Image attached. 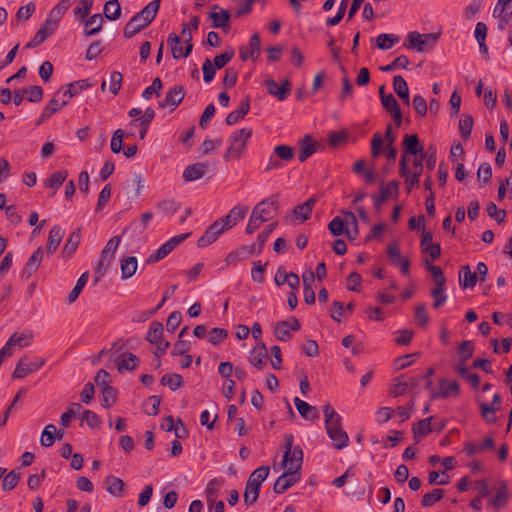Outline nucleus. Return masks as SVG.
Wrapping results in <instances>:
<instances>
[{
  "instance_id": "obj_1",
  "label": "nucleus",
  "mask_w": 512,
  "mask_h": 512,
  "mask_svg": "<svg viewBox=\"0 0 512 512\" xmlns=\"http://www.w3.org/2000/svg\"><path fill=\"white\" fill-rule=\"evenodd\" d=\"M325 417V428L329 438L333 441L334 448L340 450L348 445L349 437L342 429V417L330 405L326 404L323 408Z\"/></svg>"
},
{
  "instance_id": "obj_2",
  "label": "nucleus",
  "mask_w": 512,
  "mask_h": 512,
  "mask_svg": "<svg viewBox=\"0 0 512 512\" xmlns=\"http://www.w3.org/2000/svg\"><path fill=\"white\" fill-rule=\"evenodd\" d=\"M252 136V129L242 128L234 131L228 140V147L223 155L226 162L239 160L246 151L247 142Z\"/></svg>"
},
{
  "instance_id": "obj_3",
  "label": "nucleus",
  "mask_w": 512,
  "mask_h": 512,
  "mask_svg": "<svg viewBox=\"0 0 512 512\" xmlns=\"http://www.w3.org/2000/svg\"><path fill=\"white\" fill-rule=\"evenodd\" d=\"M294 155L295 151L291 146L284 144L275 146L265 167V172L285 167L294 158Z\"/></svg>"
},
{
  "instance_id": "obj_4",
  "label": "nucleus",
  "mask_w": 512,
  "mask_h": 512,
  "mask_svg": "<svg viewBox=\"0 0 512 512\" xmlns=\"http://www.w3.org/2000/svg\"><path fill=\"white\" fill-rule=\"evenodd\" d=\"M438 33L420 34L417 31L409 32L407 35L408 49H416L418 52H426L431 50L439 39Z\"/></svg>"
},
{
  "instance_id": "obj_5",
  "label": "nucleus",
  "mask_w": 512,
  "mask_h": 512,
  "mask_svg": "<svg viewBox=\"0 0 512 512\" xmlns=\"http://www.w3.org/2000/svg\"><path fill=\"white\" fill-rule=\"evenodd\" d=\"M44 364V358L35 357L33 360H29V357L24 355L19 359L12 376L13 378L22 379L38 371Z\"/></svg>"
},
{
  "instance_id": "obj_6",
  "label": "nucleus",
  "mask_w": 512,
  "mask_h": 512,
  "mask_svg": "<svg viewBox=\"0 0 512 512\" xmlns=\"http://www.w3.org/2000/svg\"><path fill=\"white\" fill-rule=\"evenodd\" d=\"M279 203L277 195L266 198L255 205L252 212L259 216L265 222L269 221L273 217V213L277 212Z\"/></svg>"
},
{
  "instance_id": "obj_7",
  "label": "nucleus",
  "mask_w": 512,
  "mask_h": 512,
  "mask_svg": "<svg viewBox=\"0 0 512 512\" xmlns=\"http://www.w3.org/2000/svg\"><path fill=\"white\" fill-rule=\"evenodd\" d=\"M399 191V182L397 180H392L388 184L381 183L380 186V194L379 195H373V203L376 208V210H380L382 207V204L387 201L388 198L395 196H398Z\"/></svg>"
},
{
  "instance_id": "obj_8",
  "label": "nucleus",
  "mask_w": 512,
  "mask_h": 512,
  "mask_svg": "<svg viewBox=\"0 0 512 512\" xmlns=\"http://www.w3.org/2000/svg\"><path fill=\"white\" fill-rule=\"evenodd\" d=\"M300 322L297 318L291 317L289 321H280L276 324L274 334L280 341H287L292 337L291 331L300 330Z\"/></svg>"
},
{
  "instance_id": "obj_9",
  "label": "nucleus",
  "mask_w": 512,
  "mask_h": 512,
  "mask_svg": "<svg viewBox=\"0 0 512 512\" xmlns=\"http://www.w3.org/2000/svg\"><path fill=\"white\" fill-rule=\"evenodd\" d=\"M300 477L301 474L297 473V471L286 470L274 483L273 491L276 494H283L296 484L300 480Z\"/></svg>"
},
{
  "instance_id": "obj_10",
  "label": "nucleus",
  "mask_w": 512,
  "mask_h": 512,
  "mask_svg": "<svg viewBox=\"0 0 512 512\" xmlns=\"http://www.w3.org/2000/svg\"><path fill=\"white\" fill-rule=\"evenodd\" d=\"M268 93L275 96L279 101H284L290 95L291 83L288 79L281 82L279 86L273 79H267L264 83Z\"/></svg>"
},
{
  "instance_id": "obj_11",
  "label": "nucleus",
  "mask_w": 512,
  "mask_h": 512,
  "mask_svg": "<svg viewBox=\"0 0 512 512\" xmlns=\"http://www.w3.org/2000/svg\"><path fill=\"white\" fill-rule=\"evenodd\" d=\"M303 463V450L300 446H295L293 451H285L282 465L287 468V470L297 471L300 473V469Z\"/></svg>"
},
{
  "instance_id": "obj_12",
  "label": "nucleus",
  "mask_w": 512,
  "mask_h": 512,
  "mask_svg": "<svg viewBox=\"0 0 512 512\" xmlns=\"http://www.w3.org/2000/svg\"><path fill=\"white\" fill-rule=\"evenodd\" d=\"M208 16L212 20V27L222 28L224 31L230 29V14L227 10L222 9L218 5H213Z\"/></svg>"
},
{
  "instance_id": "obj_13",
  "label": "nucleus",
  "mask_w": 512,
  "mask_h": 512,
  "mask_svg": "<svg viewBox=\"0 0 512 512\" xmlns=\"http://www.w3.org/2000/svg\"><path fill=\"white\" fill-rule=\"evenodd\" d=\"M261 52L260 37L257 33L253 34L249 41V47H241L239 50L240 59L247 61L249 58L257 60Z\"/></svg>"
},
{
  "instance_id": "obj_14",
  "label": "nucleus",
  "mask_w": 512,
  "mask_h": 512,
  "mask_svg": "<svg viewBox=\"0 0 512 512\" xmlns=\"http://www.w3.org/2000/svg\"><path fill=\"white\" fill-rule=\"evenodd\" d=\"M61 94V90L57 91L54 97L49 101V103L43 109L40 117L36 121V125L39 126L44 123L47 119H49L54 113L60 110L63 106L68 103V100H63L59 103V97Z\"/></svg>"
},
{
  "instance_id": "obj_15",
  "label": "nucleus",
  "mask_w": 512,
  "mask_h": 512,
  "mask_svg": "<svg viewBox=\"0 0 512 512\" xmlns=\"http://www.w3.org/2000/svg\"><path fill=\"white\" fill-rule=\"evenodd\" d=\"M184 96L185 92L183 86L176 85L167 91L165 99L159 102V107L165 108L172 106V110H174L183 101Z\"/></svg>"
},
{
  "instance_id": "obj_16",
  "label": "nucleus",
  "mask_w": 512,
  "mask_h": 512,
  "mask_svg": "<svg viewBox=\"0 0 512 512\" xmlns=\"http://www.w3.org/2000/svg\"><path fill=\"white\" fill-rule=\"evenodd\" d=\"M460 386L455 380L442 379L439 382V390L432 392V399L446 398L459 395Z\"/></svg>"
},
{
  "instance_id": "obj_17",
  "label": "nucleus",
  "mask_w": 512,
  "mask_h": 512,
  "mask_svg": "<svg viewBox=\"0 0 512 512\" xmlns=\"http://www.w3.org/2000/svg\"><path fill=\"white\" fill-rule=\"evenodd\" d=\"M155 118V111L151 107L147 108L144 114L138 118L133 119L130 123L131 126L139 127V137L140 139H144L146 137L148 128Z\"/></svg>"
},
{
  "instance_id": "obj_18",
  "label": "nucleus",
  "mask_w": 512,
  "mask_h": 512,
  "mask_svg": "<svg viewBox=\"0 0 512 512\" xmlns=\"http://www.w3.org/2000/svg\"><path fill=\"white\" fill-rule=\"evenodd\" d=\"M318 143L310 135H305L299 142L298 159L300 162H305L310 156L317 151Z\"/></svg>"
},
{
  "instance_id": "obj_19",
  "label": "nucleus",
  "mask_w": 512,
  "mask_h": 512,
  "mask_svg": "<svg viewBox=\"0 0 512 512\" xmlns=\"http://www.w3.org/2000/svg\"><path fill=\"white\" fill-rule=\"evenodd\" d=\"M426 156V153H422L421 157L415 158L413 161V167L415 172L410 174L408 170L407 175L403 176L405 178V183L407 185V190L410 192L415 185L419 184V179L423 171V157Z\"/></svg>"
},
{
  "instance_id": "obj_20",
  "label": "nucleus",
  "mask_w": 512,
  "mask_h": 512,
  "mask_svg": "<svg viewBox=\"0 0 512 512\" xmlns=\"http://www.w3.org/2000/svg\"><path fill=\"white\" fill-rule=\"evenodd\" d=\"M224 231L214 221L204 232V234L198 239V247L204 248L212 244Z\"/></svg>"
},
{
  "instance_id": "obj_21",
  "label": "nucleus",
  "mask_w": 512,
  "mask_h": 512,
  "mask_svg": "<svg viewBox=\"0 0 512 512\" xmlns=\"http://www.w3.org/2000/svg\"><path fill=\"white\" fill-rule=\"evenodd\" d=\"M138 261L135 256H124L120 260L121 279L127 280L135 275Z\"/></svg>"
},
{
  "instance_id": "obj_22",
  "label": "nucleus",
  "mask_w": 512,
  "mask_h": 512,
  "mask_svg": "<svg viewBox=\"0 0 512 512\" xmlns=\"http://www.w3.org/2000/svg\"><path fill=\"white\" fill-rule=\"evenodd\" d=\"M404 154H411V155H422V153H425L423 151V146L420 144L419 138L416 134L413 135H405L402 141Z\"/></svg>"
},
{
  "instance_id": "obj_23",
  "label": "nucleus",
  "mask_w": 512,
  "mask_h": 512,
  "mask_svg": "<svg viewBox=\"0 0 512 512\" xmlns=\"http://www.w3.org/2000/svg\"><path fill=\"white\" fill-rule=\"evenodd\" d=\"M80 241H81V229L77 228L70 234L67 242L65 243V245L62 249V256L64 258H71L75 254L76 250L78 249Z\"/></svg>"
},
{
  "instance_id": "obj_24",
  "label": "nucleus",
  "mask_w": 512,
  "mask_h": 512,
  "mask_svg": "<svg viewBox=\"0 0 512 512\" xmlns=\"http://www.w3.org/2000/svg\"><path fill=\"white\" fill-rule=\"evenodd\" d=\"M494 489L495 495L489 499V505L496 509H500L506 505L508 500L507 485L506 483L501 482L498 486H495Z\"/></svg>"
},
{
  "instance_id": "obj_25",
  "label": "nucleus",
  "mask_w": 512,
  "mask_h": 512,
  "mask_svg": "<svg viewBox=\"0 0 512 512\" xmlns=\"http://www.w3.org/2000/svg\"><path fill=\"white\" fill-rule=\"evenodd\" d=\"M64 236V231L59 225H54L48 235L46 250L53 254L59 247Z\"/></svg>"
},
{
  "instance_id": "obj_26",
  "label": "nucleus",
  "mask_w": 512,
  "mask_h": 512,
  "mask_svg": "<svg viewBox=\"0 0 512 512\" xmlns=\"http://www.w3.org/2000/svg\"><path fill=\"white\" fill-rule=\"evenodd\" d=\"M294 404L299 414L308 420H316L319 418V413L316 407L311 406L309 403L301 400L298 397L294 398Z\"/></svg>"
},
{
  "instance_id": "obj_27",
  "label": "nucleus",
  "mask_w": 512,
  "mask_h": 512,
  "mask_svg": "<svg viewBox=\"0 0 512 512\" xmlns=\"http://www.w3.org/2000/svg\"><path fill=\"white\" fill-rule=\"evenodd\" d=\"M250 110V99L246 97L242 100L240 107L232 112H230L225 119L227 125H234L239 120L243 119Z\"/></svg>"
},
{
  "instance_id": "obj_28",
  "label": "nucleus",
  "mask_w": 512,
  "mask_h": 512,
  "mask_svg": "<svg viewBox=\"0 0 512 512\" xmlns=\"http://www.w3.org/2000/svg\"><path fill=\"white\" fill-rule=\"evenodd\" d=\"M267 348L264 343L255 347L249 355V363L257 369H262L267 359Z\"/></svg>"
},
{
  "instance_id": "obj_29",
  "label": "nucleus",
  "mask_w": 512,
  "mask_h": 512,
  "mask_svg": "<svg viewBox=\"0 0 512 512\" xmlns=\"http://www.w3.org/2000/svg\"><path fill=\"white\" fill-rule=\"evenodd\" d=\"M208 169V165L204 163H196L189 165L183 172L185 181H195L202 178Z\"/></svg>"
},
{
  "instance_id": "obj_30",
  "label": "nucleus",
  "mask_w": 512,
  "mask_h": 512,
  "mask_svg": "<svg viewBox=\"0 0 512 512\" xmlns=\"http://www.w3.org/2000/svg\"><path fill=\"white\" fill-rule=\"evenodd\" d=\"M315 204L316 199L310 198L306 202L295 206L294 209L292 210V213L296 219L306 221L311 217L312 210Z\"/></svg>"
},
{
  "instance_id": "obj_31",
  "label": "nucleus",
  "mask_w": 512,
  "mask_h": 512,
  "mask_svg": "<svg viewBox=\"0 0 512 512\" xmlns=\"http://www.w3.org/2000/svg\"><path fill=\"white\" fill-rule=\"evenodd\" d=\"M106 490L115 497H122L124 493L125 483L122 479L109 475L105 479Z\"/></svg>"
},
{
  "instance_id": "obj_32",
  "label": "nucleus",
  "mask_w": 512,
  "mask_h": 512,
  "mask_svg": "<svg viewBox=\"0 0 512 512\" xmlns=\"http://www.w3.org/2000/svg\"><path fill=\"white\" fill-rule=\"evenodd\" d=\"M147 27L146 21L144 22L141 18L135 14L125 25L123 30V36L129 39L140 32L142 29Z\"/></svg>"
},
{
  "instance_id": "obj_33",
  "label": "nucleus",
  "mask_w": 512,
  "mask_h": 512,
  "mask_svg": "<svg viewBox=\"0 0 512 512\" xmlns=\"http://www.w3.org/2000/svg\"><path fill=\"white\" fill-rule=\"evenodd\" d=\"M102 26H103L102 15L99 13L93 14L85 21L84 35L86 37L95 35L102 30Z\"/></svg>"
},
{
  "instance_id": "obj_34",
  "label": "nucleus",
  "mask_w": 512,
  "mask_h": 512,
  "mask_svg": "<svg viewBox=\"0 0 512 512\" xmlns=\"http://www.w3.org/2000/svg\"><path fill=\"white\" fill-rule=\"evenodd\" d=\"M477 283V273L472 272L469 265H464L459 271V284L462 288H473Z\"/></svg>"
},
{
  "instance_id": "obj_35",
  "label": "nucleus",
  "mask_w": 512,
  "mask_h": 512,
  "mask_svg": "<svg viewBox=\"0 0 512 512\" xmlns=\"http://www.w3.org/2000/svg\"><path fill=\"white\" fill-rule=\"evenodd\" d=\"M160 7V0H153L149 2L141 11H139L137 16L141 18L144 22L146 21V25L148 26L156 17L158 10Z\"/></svg>"
},
{
  "instance_id": "obj_36",
  "label": "nucleus",
  "mask_w": 512,
  "mask_h": 512,
  "mask_svg": "<svg viewBox=\"0 0 512 512\" xmlns=\"http://www.w3.org/2000/svg\"><path fill=\"white\" fill-rule=\"evenodd\" d=\"M433 417H427L425 419L419 420L417 423L413 425V434L416 442L420 441V438L427 436L430 432H432L431 421Z\"/></svg>"
},
{
  "instance_id": "obj_37",
  "label": "nucleus",
  "mask_w": 512,
  "mask_h": 512,
  "mask_svg": "<svg viewBox=\"0 0 512 512\" xmlns=\"http://www.w3.org/2000/svg\"><path fill=\"white\" fill-rule=\"evenodd\" d=\"M44 252L41 247H38L28 259L23 273L27 274V277L31 276L33 272H35L43 259Z\"/></svg>"
},
{
  "instance_id": "obj_38",
  "label": "nucleus",
  "mask_w": 512,
  "mask_h": 512,
  "mask_svg": "<svg viewBox=\"0 0 512 512\" xmlns=\"http://www.w3.org/2000/svg\"><path fill=\"white\" fill-rule=\"evenodd\" d=\"M104 16L111 21H116L121 16V6L118 0H109L104 4Z\"/></svg>"
},
{
  "instance_id": "obj_39",
  "label": "nucleus",
  "mask_w": 512,
  "mask_h": 512,
  "mask_svg": "<svg viewBox=\"0 0 512 512\" xmlns=\"http://www.w3.org/2000/svg\"><path fill=\"white\" fill-rule=\"evenodd\" d=\"M90 86L91 83H89L88 79L75 81L67 85V89L63 91V96H68V98H72L79 94L81 91L89 88Z\"/></svg>"
},
{
  "instance_id": "obj_40",
  "label": "nucleus",
  "mask_w": 512,
  "mask_h": 512,
  "mask_svg": "<svg viewBox=\"0 0 512 512\" xmlns=\"http://www.w3.org/2000/svg\"><path fill=\"white\" fill-rule=\"evenodd\" d=\"M328 229L333 236L338 237L346 233L350 239H354V237L350 235L348 229L345 227L342 218L339 216L334 217L330 221L328 224Z\"/></svg>"
},
{
  "instance_id": "obj_41",
  "label": "nucleus",
  "mask_w": 512,
  "mask_h": 512,
  "mask_svg": "<svg viewBox=\"0 0 512 512\" xmlns=\"http://www.w3.org/2000/svg\"><path fill=\"white\" fill-rule=\"evenodd\" d=\"M32 341V335L30 333H13L10 338L8 339L9 346H12L14 348L15 346H18L20 348H24L30 345Z\"/></svg>"
},
{
  "instance_id": "obj_42",
  "label": "nucleus",
  "mask_w": 512,
  "mask_h": 512,
  "mask_svg": "<svg viewBox=\"0 0 512 512\" xmlns=\"http://www.w3.org/2000/svg\"><path fill=\"white\" fill-rule=\"evenodd\" d=\"M269 472H270L269 466H261V467L257 468L256 470H254L250 474V476L247 480V483H251V485L257 484L259 486V488L261 489V484L268 477Z\"/></svg>"
},
{
  "instance_id": "obj_43",
  "label": "nucleus",
  "mask_w": 512,
  "mask_h": 512,
  "mask_svg": "<svg viewBox=\"0 0 512 512\" xmlns=\"http://www.w3.org/2000/svg\"><path fill=\"white\" fill-rule=\"evenodd\" d=\"M222 483L223 480L218 478H214L208 482L205 493L209 505H212L216 501V497L219 493V487Z\"/></svg>"
},
{
  "instance_id": "obj_44",
  "label": "nucleus",
  "mask_w": 512,
  "mask_h": 512,
  "mask_svg": "<svg viewBox=\"0 0 512 512\" xmlns=\"http://www.w3.org/2000/svg\"><path fill=\"white\" fill-rule=\"evenodd\" d=\"M167 43L170 46L172 57L175 60L183 57V48L180 45V37L174 32L170 33L167 38Z\"/></svg>"
},
{
  "instance_id": "obj_45",
  "label": "nucleus",
  "mask_w": 512,
  "mask_h": 512,
  "mask_svg": "<svg viewBox=\"0 0 512 512\" xmlns=\"http://www.w3.org/2000/svg\"><path fill=\"white\" fill-rule=\"evenodd\" d=\"M88 277H89V272H84L78 279L75 287L72 289V291L69 293L68 297H67V302L69 304H72L74 303L80 293L82 292L84 286L86 285L87 281H88Z\"/></svg>"
},
{
  "instance_id": "obj_46",
  "label": "nucleus",
  "mask_w": 512,
  "mask_h": 512,
  "mask_svg": "<svg viewBox=\"0 0 512 512\" xmlns=\"http://www.w3.org/2000/svg\"><path fill=\"white\" fill-rule=\"evenodd\" d=\"M409 63L410 60L406 55H400L396 57L390 64L381 66L380 70L383 72H392L397 69H406Z\"/></svg>"
},
{
  "instance_id": "obj_47",
  "label": "nucleus",
  "mask_w": 512,
  "mask_h": 512,
  "mask_svg": "<svg viewBox=\"0 0 512 512\" xmlns=\"http://www.w3.org/2000/svg\"><path fill=\"white\" fill-rule=\"evenodd\" d=\"M56 426L54 424H48L42 431L40 443L44 447H51L56 440Z\"/></svg>"
},
{
  "instance_id": "obj_48",
  "label": "nucleus",
  "mask_w": 512,
  "mask_h": 512,
  "mask_svg": "<svg viewBox=\"0 0 512 512\" xmlns=\"http://www.w3.org/2000/svg\"><path fill=\"white\" fill-rule=\"evenodd\" d=\"M163 325L158 321H153L150 324L149 330L146 335V340L154 344L162 340Z\"/></svg>"
},
{
  "instance_id": "obj_49",
  "label": "nucleus",
  "mask_w": 512,
  "mask_h": 512,
  "mask_svg": "<svg viewBox=\"0 0 512 512\" xmlns=\"http://www.w3.org/2000/svg\"><path fill=\"white\" fill-rule=\"evenodd\" d=\"M409 387V382L406 380V375H401L394 379L391 386L390 393L394 397L403 395Z\"/></svg>"
},
{
  "instance_id": "obj_50",
  "label": "nucleus",
  "mask_w": 512,
  "mask_h": 512,
  "mask_svg": "<svg viewBox=\"0 0 512 512\" xmlns=\"http://www.w3.org/2000/svg\"><path fill=\"white\" fill-rule=\"evenodd\" d=\"M173 250L170 248V244L165 242L162 244L155 252L150 254L146 260L147 264H154L163 258H165L167 255H169Z\"/></svg>"
},
{
  "instance_id": "obj_51",
  "label": "nucleus",
  "mask_w": 512,
  "mask_h": 512,
  "mask_svg": "<svg viewBox=\"0 0 512 512\" xmlns=\"http://www.w3.org/2000/svg\"><path fill=\"white\" fill-rule=\"evenodd\" d=\"M399 41V37L394 34L382 33L377 37L376 45L381 50H388Z\"/></svg>"
},
{
  "instance_id": "obj_52",
  "label": "nucleus",
  "mask_w": 512,
  "mask_h": 512,
  "mask_svg": "<svg viewBox=\"0 0 512 512\" xmlns=\"http://www.w3.org/2000/svg\"><path fill=\"white\" fill-rule=\"evenodd\" d=\"M68 173L64 170L54 172L49 176V178L45 181V187L50 189L59 188L65 179L67 178Z\"/></svg>"
},
{
  "instance_id": "obj_53",
  "label": "nucleus",
  "mask_w": 512,
  "mask_h": 512,
  "mask_svg": "<svg viewBox=\"0 0 512 512\" xmlns=\"http://www.w3.org/2000/svg\"><path fill=\"white\" fill-rule=\"evenodd\" d=\"M444 496V490L436 488L430 493H426L421 500V505L423 507H431L437 502H439Z\"/></svg>"
},
{
  "instance_id": "obj_54",
  "label": "nucleus",
  "mask_w": 512,
  "mask_h": 512,
  "mask_svg": "<svg viewBox=\"0 0 512 512\" xmlns=\"http://www.w3.org/2000/svg\"><path fill=\"white\" fill-rule=\"evenodd\" d=\"M161 383L168 385L172 391H175L183 386V378L176 373L165 374L161 379Z\"/></svg>"
},
{
  "instance_id": "obj_55",
  "label": "nucleus",
  "mask_w": 512,
  "mask_h": 512,
  "mask_svg": "<svg viewBox=\"0 0 512 512\" xmlns=\"http://www.w3.org/2000/svg\"><path fill=\"white\" fill-rule=\"evenodd\" d=\"M138 357L133 353H128L127 357L123 358L117 365L119 372L123 370L132 371L138 366Z\"/></svg>"
},
{
  "instance_id": "obj_56",
  "label": "nucleus",
  "mask_w": 512,
  "mask_h": 512,
  "mask_svg": "<svg viewBox=\"0 0 512 512\" xmlns=\"http://www.w3.org/2000/svg\"><path fill=\"white\" fill-rule=\"evenodd\" d=\"M117 391L112 386L102 388V401L101 405L104 408L111 407L116 402Z\"/></svg>"
},
{
  "instance_id": "obj_57",
  "label": "nucleus",
  "mask_w": 512,
  "mask_h": 512,
  "mask_svg": "<svg viewBox=\"0 0 512 512\" xmlns=\"http://www.w3.org/2000/svg\"><path fill=\"white\" fill-rule=\"evenodd\" d=\"M260 488L256 485H251V483L246 482V487L244 491V502L247 505H251L255 503L259 497Z\"/></svg>"
},
{
  "instance_id": "obj_58",
  "label": "nucleus",
  "mask_w": 512,
  "mask_h": 512,
  "mask_svg": "<svg viewBox=\"0 0 512 512\" xmlns=\"http://www.w3.org/2000/svg\"><path fill=\"white\" fill-rule=\"evenodd\" d=\"M121 242V236L112 237L101 252L102 258H109L112 260L115 251L117 250Z\"/></svg>"
},
{
  "instance_id": "obj_59",
  "label": "nucleus",
  "mask_w": 512,
  "mask_h": 512,
  "mask_svg": "<svg viewBox=\"0 0 512 512\" xmlns=\"http://www.w3.org/2000/svg\"><path fill=\"white\" fill-rule=\"evenodd\" d=\"M234 55L235 51L233 48L227 49L224 53H221L214 58L213 66L216 69H222L233 59Z\"/></svg>"
},
{
  "instance_id": "obj_60",
  "label": "nucleus",
  "mask_w": 512,
  "mask_h": 512,
  "mask_svg": "<svg viewBox=\"0 0 512 512\" xmlns=\"http://www.w3.org/2000/svg\"><path fill=\"white\" fill-rule=\"evenodd\" d=\"M487 214L490 218L494 219L498 224L505 221L506 211L498 209L497 205L493 202L488 203L486 207Z\"/></svg>"
},
{
  "instance_id": "obj_61",
  "label": "nucleus",
  "mask_w": 512,
  "mask_h": 512,
  "mask_svg": "<svg viewBox=\"0 0 512 512\" xmlns=\"http://www.w3.org/2000/svg\"><path fill=\"white\" fill-rule=\"evenodd\" d=\"M93 0H81V5L73 9L74 16L79 20H84L91 12Z\"/></svg>"
},
{
  "instance_id": "obj_62",
  "label": "nucleus",
  "mask_w": 512,
  "mask_h": 512,
  "mask_svg": "<svg viewBox=\"0 0 512 512\" xmlns=\"http://www.w3.org/2000/svg\"><path fill=\"white\" fill-rule=\"evenodd\" d=\"M445 292V286H435L431 290V296L433 297V308L438 309L440 308L447 300V296L444 293Z\"/></svg>"
},
{
  "instance_id": "obj_63",
  "label": "nucleus",
  "mask_w": 512,
  "mask_h": 512,
  "mask_svg": "<svg viewBox=\"0 0 512 512\" xmlns=\"http://www.w3.org/2000/svg\"><path fill=\"white\" fill-rule=\"evenodd\" d=\"M20 480V473L12 470L9 472L2 481V489L4 491H10L14 489Z\"/></svg>"
},
{
  "instance_id": "obj_64",
  "label": "nucleus",
  "mask_w": 512,
  "mask_h": 512,
  "mask_svg": "<svg viewBox=\"0 0 512 512\" xmlns=\"http://www.w3.org/2000/svg\"><path fill=\"white\" fill-rule=\"evenodd\" d=\"M227 336L228 331L223 328H213L207 334L208 341L212 345H218L221 341L227 338Z\"/></svg>"
}]
</instances>
